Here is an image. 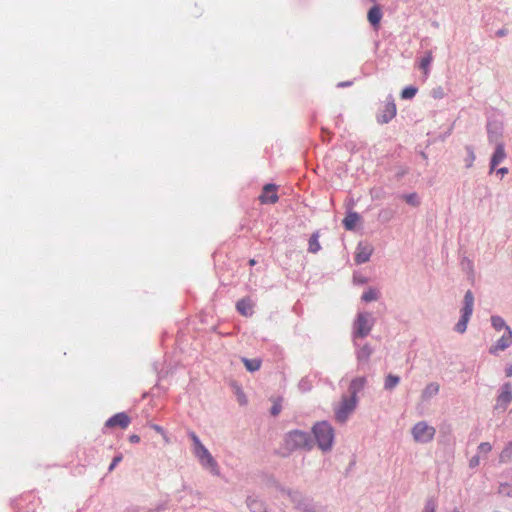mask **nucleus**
<instances>
[{"label": "nucleus", "mask_w": 512, "mask_h": 512, "mask_svg": "<svg viewBox=\"0 0 512 512\" xmlns=\"http://www.w3.org/2000/svg\"><path fill=\"white\" fill-rule=\"evenodd\" d=\"M313 433L319 448L323 451L330 450L334 440V430L327 422H319L314 425Z\"/></svg>", "instance_id": "obj_1"}, {"label": "nucleus", "mask_w": 512, "mask_h": 512, "mask_svg": "<svg viewBox=\"0 0 512 512\" xmlns=\"http://www.w3.org/2000/svg\"><path fill=\"white\" fill-rule=\"evenodd\" d=\"M474 308V295L471 290L466 291L463 299V306L460 310L461 316L459 321L455 324L454 330L457 333L463 334L467 330L468 322L471 318Z\"/></svg>", "instance_id": "obj_2"}, {"label": "nucleus", "mask_w": 512, "mask_h": 512, "mask_svg": "<svg viewBox=\"0 0 512 512\" xmlns=\"http://www.w3.org/2000/svg\"><path fill=\"white\" fill-rule=\"evenodd\" d=\"M435 428L428 425L424 421L416 423L412 428V435L416 442L427 443L431 441L435 435Z\"/></svg>", "instance_id": "obj_3"}, {"label": "nucleus", "mask_w": 512, "mask_h": 512, "mask_svg": "<svg viewBox=\"0 0 512 512\" xmlns=\"http://www.w3.org/2000/svg\"><path fill=\"white\" fill-rule=\"evenodd\" d=\"M373 326V320L368 313H360L354 322V335L355 337H366Z\"/></svg>", "instance_id": "obj_4"}, {"label": "nucleus", "mask_w": 512, "mask_h": 512, "mask_svg": "<svg viewBox=\"0 0 512 512\" xmlns=\"http://www.w3.org/2000/svg\"><path fill=\"white\" fill-rule=\"evenodd\" d=\"M357 397H343L339 407L335 411L336 419L340 422H345L349 414L356 408Z\"/></svg>", "instance_id": "obj_5"}, {"label": "nucleus", "mask_w": 512, "mask_h": 512, "mask_svg": "<svg viewBox=\"0 0 512 512\" xmlns=\"http://www.w3.org/2000/svg\"><path fill=\"white\" fill-rule=\"evenodd\" d=\"M286 446L289 449L306 447L309 444V435L302 431H292L285 438Z\"/></svg>", "instance_id": "obj_6"}, {"label": "nucleus", "mask_w": 512, "mask_h": 512, "mask_svg": "<svg viewBox=\"0 0 512 512\" xmlns=\"http://www.w3.org/2000/svg\"><path fill=\"white\" fill-rule=\"evenodd\" d=\"M487 134L490 143H503L501 141L503 135L502 122L497 120H489L487 122Z\"/></svg>", "instance_id": "obj_7"}, {"label": "nucleus", "mask_w": 512, "mask_h": 512, "mask_svg": "<svg viewBox=\"0 0 512 512\" xmlns=\"http://www.w3.org/2000/svg\"><path fill=\"white\" fill-rule=\"evenodd\" d=\"M512 344V329L506 328L505 333L489 348V353L496 355L499 351H504Z\"/></svg>", "instance_id": "obj_8"}, {"label": "nucleus", "mask_w": 512, "mask_h": 512, "mask_svg": "<svg viewBox=\"0 0 512 512\" xmlns=\"http://www.w3.org/2000/svg\"><path fill=\"white\" fill-rule=\"evenodd\" d=\"M396 115V105L393 101H385L382 109L380 110L377 120L379 123L384 124L392 120Z\"/></svg>", "instance_id": "obj_9"}, {"label": "nucleus", "mask_w": 512, "mask_h": 512, "mask_svg": "<svg viewBox=\"0 0 512 512\" xmlns=\"http://www.w3.org/2000/svg\"><path fill=\"white\" fill-rule=\"evenodd\" d=\"M277 187L274 184H266L259 196L262 204H274L278 201Z\"/></svg>", "instance_id": "obj_10"}, {"label": "nucleus", "mask_w": 512, "mask_h": 512, "mask_svg": "<svg viewBox=\"0 0 512 512\" xmlns=\"http://www.w3.org/2000/svg\"><path fill=\"white\" fill-rule=\"evenodd\" d=\"M130 422V417L126 413L120 412L109 418L106 421L105 426L108 428L120 427L125 429L129 426Z\"/></svg>", "instance_id": "obj_11"}, {"label": "nucleus", "mask_w": 512, "mask_h": 512, "mask_svg": "<svg viewBox=\"0 0 512 512\" xmlns=\"http://www.w3.org/2000/svg\"><path fill=\"white\" fill-rule=\"evenodd\" d=\"M506 152L504 148V143H497L495 150L490 158V169L489 173H492L496 167L505 159Z\"/></svg>", "instance_id": "obj_12"}, {"label": "nucleus", "mask_w": 512, "mask_h": 512, "mask_svg": "<svg viewBox=\"0 0 512 512\" xmlns=\"http://www.w3.org/2000/svg\"><path fill=\"white\" fill-rule=\"evenodd\" d=\"M512 400V389L510 383H505L501 387V393L497 397V408L505 410Z\"/></svg>", "instance_id": "obj_13"}, {"label": "nucleus", "mask_w": 512, "mask_h": 512, "mask_svg": "<svg viewBox=\"0 0 512 512\" xmlns=\"http://www.w3.org/2000/svg\"><path fill=\"white\" fill-rule=\"evenodd\" d=\"M195 454L203 465L211 468H215L217 466L209 451L202 444H199V448L195 450Z\"/></svg>", "instance_id": "obj_14"}, {"label": "nucleus", "mask_w": 512, "mask_h": 512, "mask_svg": "<svg viewBox=\"0 0 512 512\" xmlns=\"http://www.w3.org/2000/svg\"><path fill=\"white\" fill-rule=\"evenodd\" d=\"M253 308L254 303L250 298H243L239 300L236 304L237 311L245 317L252 316Z\"/></svg>", "instance_id": "obj_15"}, {"label": "nucleus", "mask_w": 512, "mask_h": 512, "mask_svg": "<svg viewBox=\"0 0 512 512\" xmlns=\"http://www.w3.org/2000/svg\"><path fill=\"white\" fill-rule=\"evenodd\" d=\"M360 221V216L356 212H350L343 220V225L347 230H353L358 222Z\"/></svg>", "instance_id": "obj_16"}, {"label": "nucleus", "mask_w": 512, "mask_h": 512, "mask_svg": "<svg viewBox=\"0 0 512 512\" xmlns=\"http://www.w3.org/2000/svg\"><path fill=\"white\" fill-rule=\"evenodd\" d=\"M371 253L372 250L369 247L358 246L355 261L358 264L365 263L369 260Z\"/></svg>", "instance_id": "obj_17"}, {"label": "nucleus", "mask_w": 512, "mask_h": 512, "mask_svg": "<svg viewBox=\"0 0 512 512\" xmlns=\"http://www.w3.org/2000/svg\"><path fill=\"white\" fill-rule=\"evenodd\" d=\"M366 379L364 377H358L351 381L349 391L351 396L356 397V394L365 386Z\"/></svg>", "instance_id": "obj_18"}, {"label": "nucleus", "mask_w": 512, "mask_h": 512, "mask_svg": "<svg viewBox=\"0 0 512 512\" xmlns=\"http://www.w3.org/2000/svg\"><path fill=\"white\" fill-rule=\"evenodd\" d=\"M439 391V385L437 383L428 384L422 391L421 398L423 401L430 399L435 396Z\"/></svg>", "instance_id": "obj_19"}, {"label": "nucleus", "mask_w": 512, "mask_h": 512, "mask_svg": "<svg viewBox=\"0 0 512 512\" xmlns=\"http://www.w3.org/2000/svg\"><path fill=\"white\" fill-rule=\"evenodd\" d=\"M491 325L496 331H501L502 329L506 330V328L509 327L505 320L499 315L491 316Z\"/></svg>", "instance_id": "obj_20"}, {"label": "nucleus", "mask_w": 512, "mask_h": 512, "mask_svg": "<svg viewBox=\"0 0 512 512\" xmlns=\"http://www.w3.org/2000/svg\"><path fill=\"white\" fill-rule=\"evenodd\" d=\"M243 363L246 367V369L250 372H254L260 369L261 367V360L259 359H247L243 358Z\"/></svg>", "instance_id": "obj_21"}, {"label": "nucleus", "mask_w": 512, "mask_h": 512, "mask_svg": "<svg viewBox=\"0 0 512 512\" xmlns=\"http://www.w3.org/2000/svg\"><path fill=\"white\" fill-rule=\"evenodd\" d=\"M500 461L503 463L512 461V441L508 442L500 453Z\"/></svg>", "instance_id": "obj_22"}, {"label": "nucleus", "mask_w": 512, "mask_h": 512, "mask_svg": "<svg viewBox=\"0 0 512 512\" xmlns=\"http://www.w3.org/2000/svg\"><path fill=\"white\" fill-rule=\"evenodd\" d=\"M399 382H400V378L398 376L389 374L385 378L384 388L386 390H392L399 384Z\"/></svg>", "instance_id": "obj_23"}, {"label": "nucleus", "mask_w": 512, "mask_h": 512, "mask_svg": "<svg viewBox=\"0 0 512 512\" xmlns=\"http://www.w3.org/2000/svg\"><path fill=\"white\" fill-rule=\"evenodd\" d=\"M378 298H379V292H378V290H376L374 288H369L362 295V300L365 302L375 301Z\"/></svg>", "instance_id": "obj_24"}, {"label": "nucleus", "mask_w": 512, "mask_h": 512, "mask_svg": "<svg viewBox=\"0 0 512 512\" xmlns=\"http://www.w3.org/2000/svg\"><path fill=\"white\" fill-rule=\"evenodd\" d=\"M318 238V234L314 233L309 239V251L311 253H317L321 249Z\"/></svg>", "instance_id": "obj_25"}, {"label": "nucleus", "mask_w": 512, "mask_h": 512, "mask_svg": "<svg viewBox=\"0 0 512 512\" xmlns=\"http://www.w3.org/2000/svg\"><path fill=\"white\" fill-rule=\"evenodd\" d=\"M371 354H372L371 347L368 345H365L358 351L357 358L359 361H367Z\"/></svg>", "instance_id": "obj_26"}, {"label": "nucleus", "mask_w": 512, "mask_h": 512, "mask_svg": "<svg viewBox=\"0 0 512 512\" xmlns=\"http://www.w3.org/2000/svg\"><path fill=\"white\" fill-rule=\"evenodd\" d=\"M403 198L408 204L412 206H418L420 204L419 197L416 193L404 195Z\"/></svg>", "instance_id": "obj_27"}, {"label": "nucleus", "mask_w": 512, "mask_h": 512, "mask_svg": "<svg viewBox=\"0 0 512 512\" xmlns=\"http://www.w3.org/2000/svg\"><path fill=\"white\" fill-rule=\"evenodd\" d=\"M461 267L464 272L471 274L473 272V263L468 258L464 257L461 260Z\"/></svg>", "instance_id": "obj_28"}, {"label": "nucleus", "mask_w": 512, "mask_h": 512, "mask_svg": "<svg viewBox=\"0 0 512 512\" xmlns=\"http://www.w3.org/2000/svg\"><path fill=\"white\" fill-rule=\"evenodd\" d=\"M467 150V158L465 159L466 167L470 168L475 160V154L471 147H466Z\"/></svg>", "instance_id": "obj_29"}, {"label": "nucleus", "mask_w": 512, "mask_h": 512, "mask_svg": "<svg viewBox=\"0 0 512 512\" xmlns=\"http://www.w3.org/2000/svg\"><path fill=\"white\" fill-rule=\"evenodd\" d=\"M281 401L282 400L280 398L274 401V404L271 408V414L273 416H277L281 412V409H282Z\"/></svg>", "instance_id": "obj_30"}, {"label": "nucleus", "mask_w": 512, "mask_h": 512, "mask_svg": "<svg viewBox=\"0 0 512 512\" xmlns=\"http://www.w3.org/2000/svg\"><path fill=\"white\" fill-rule=\"evenodd\" d=\"M492 446L489 442H482L478 446V452L482 454H487L491 451Z\"/></svg>", "instance_id": "obj_31"}, {"label": "nucleus", "mask_w": 512, "mask_h": 512, "mask_svg": "<svg viewBox=\"0 0 512 512\" xmlns=\"http://www.w3.org/2000/svg\"><path fill=\"white\" fill-rule=\"evenodd\" d=\"M122 461V455H117L113 458L110 466H109V471H112L120 462Z\"/></svg>", "instance_id": "obj_32"}, {"label": "nucleus", "mask_w": 512, "mask_h": 512, "mask_svg": "<svg viewBox=\"0 0 512 512\" xmlns=\"http://www.w3.org/2000/svg\"><path fill=\"white\" fill-rule=\"evenodd\" d=\"M436 504L433 501H428L425 505L424 512H435Z\"/></svg>", "instance_id": "obj_33"}, {"label": "nucleus", "mask_w": 512, "mask_h": 512, "mask_svg": "<svg viewBox=\"0 0 512 512\" xmlns=\"http://www.w3.org/2000/svg\"><path fill=\"white\" fill-rule=\"evenodd\" d=\"M479 463H480V458L478 455H475L470 459L469 466H470V468H475L479 465Z\"/></svg>", "instance_id": "obj_34"}, {"label": "nucleus", "mask_w": 512, "mask_h": 512, "mask_svg": "<svg viewBox=\"0 0 512 512\" xmlns=\"http://www.w3.org/2000/svg\"><path fill=\"white\" fill-rule=\"evenodd\" d=\"M501 487H502V492L505 493L508 497L512 498V487L509 486L508 484H503V485H501Z\"/></svg>", "instance_id": "obj_35"}, {"label": "nucleus", "mask_w": 512, "mask_h": 512, "mask_svg": "<svg viewBox=\"0 0 512 512\" xmlns=\"http://www.w3.org/2000/svg\"><path fill=\"white\" fill-rule=\"evenodd\" d=\"M191 438H192V440H193V442L195 444V450L198 449L199 448V444H202L200 442L199 438L194 433L191 434Z\"/></svg>", "instance_id": "obj_36"}, {"label": "nucleus", "mask_w": 512, "mask_h": 512, "mask_svg": "<svg viewBox=\"0 0 512 512\" xmlns=\"http://www.w3.org/2000/svg\"><path fill=\"white\" fill-rule=\"evenodd\" d=\"M238 400H239L240 404H246V402H247L244 393L241 391H238Z\"/></svg>", "instance_id": "obj_37"}, {"label": "nucleus", "mask_w": 512, "mask_h": 512, "mask_svg": "<svg viewBox=\"0 0 512 512\" xmlns=\"http://www.w3.org/2000/svg\"><path fill=\"white\" fill-rule=\"evenodd\" d=\"M129 441L131 443H138L140 441V437L136 434H133L129 437Z\"/></svg>", "instance_id": "obj_38"}, {"label": "nucleus", "mask_w": 512, "mask_h": 512, "mask_svg": "<svg viewBox=\"0 0 512 512\" xmlns=\"http://www.w3.org/2000/svg\"><path fill=\"white\" fill-rule=\"evenodd\" d=\"M496 173H497V174H500V175H502V176H503V175H505V174H507V173H508V168H507V167H501V168H498V169L496 170Z\"/></svg>", "instance_id": "obj_39"}, {"label": "nucleus", "mask_w": 512, "mask_h": 512, "mask_svg": "<svg viewBox=\"0 0 512 512\" xmlns=\"http://www.w3.org/2000/svg\"><path fill=\"white\" fill-rule=\"evenodd\" d=\"M507 33H508L507 29L502 28L496 32V36L503 37V36L507 35Z\"/></svg>", "instance_id": "obj_40"}, {"label": "nucleus", "mask_w": 512, "mask_h": 512, "mask_svg": "<svg viewBox=\"0 0 512 512\" xmlns=\"http://www.w3.org/2000/svg\"><path fill=\"white\" fill-rule=\"evenodd\" d=\"M505 375H506V377H511L512 376V364L508 365L505 368Z\"/></svg>", "instance_id": "obj_41"}, {"label": "nucleus", "mask_w": 512, "mask_h": 512, "mask_svg": "<svg viewBox=\"0 0 512 512\" xmlns=\"http://www.w3.org/2000/svg\"><path fill=\"white\" fill-rule=\"evenodd\" d=\"M153 428L155 429V431H157L158 433H162L163 432V429L162 427L158 426V425H154Z\"/></svg>", "instance_id": "obj_42"}, {"label": "nucleus", "mask_w": 512, "mask_h": 512, "mask_svg": "<svg viewBox=\"0 0 512 512\" xmlns=\"http://www.w3.org/2000/svg\"><path fill=\"white\" fill-rule=\"evenodd\" d=\"M249 264H250V265H255V264H256L255 259H251V260L249 261Z\"/></svg>", "instance_id": "obj_43"}, {"label": "nucleus", "mask_w": 512, "mask_h": 512, "mask_svg": "<svg viewBox=\"0 0 512 512\" xmlns=\"http://www.w3.org/2000/svg\"><path fill=\"white\" fill-rule=\"evenodd\" d=\"M248 506L253 510L254 509V502L249 503Z\"/></svg>", "instance_id": "obj_44"}, {"label": "nucleus", "mask_w": 512, "mask_h": 512, "mask_svg": "<svg viewBox=\"0 0 512 512\" xmlns=\"http://www.w3.org/2000/svg\"><path fill=\"white\" fill-rule=\"evenodd\" d=\"M263 512H266V511H263Z\"/></svg>", "instance_id": "obj_45"}]
</instances>
